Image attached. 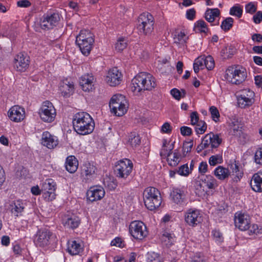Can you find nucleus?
<instances>
[{
    "label": "nucleus",
    "instance_id": "nucleus-1",
    "mask_svg": "<svg viewBox=\"0 0 262 262\" xmlns=\"http://www.w3.org/2000/svg\"><path fill=\"white\" fill-rule=\"evenodd\" d=\"M157 85L155 77L146 72L138 74L132 80L131 91L138 95L142 91H151Z\"/></svg>",
    "mask_w": 262,
    "mask_h": 262
},
{
    "label": "nucleus",
    "instance_id": "nucleus-2",
    "mask_svg": "<svg viewBox=\"0 0 262 262\" xmlns=\"http://www.w3.org/2000/svg\"><path fill=\"white\" fill-rule=\"evenodd\" d=\"M74 129L78 134L85 135L93 132L95 123L91 116L86 112L76 113L73 119Z\"/></svg>",
    "mask_w": 262,
    "mask_h": 262
},
{
    "label": "nucleus",
    "instance_id": "nucleus-3",
    "mask_svg": "<svg viewBox=\"0 0 262 262\" xmlns=\"http://www.w3.org/2000/svg\"><path fill=\"white\" fill-rule=\"evenodd\" d=\"M218 185L217 180L212 176L206 175L201 179L196 185L195 193L200 197L206 198L210 194V191L215 190Z\"/></svg>",
    "mask_w": 262,
    "mask_h": 262
},
{
    "label": "nucleus",
    "instance_id": "nucleus-4",
    "mask_svg": "<svg viewBox=\"0 0 262 262\" xmlns=\"http://www.w3.org/2000/svg\"><path fill=\"white\" fill-rule=\"evenodd\" d=\"M94 40V35L91 31L82 30L76 36V42L82 54L88 56L93 49Z\"/></svg>",
    "mask_w": 262,
    "mask_h": 262
},
{
    "label": "nucleus",
    "instance_id": "nucleus-5",
    "mask_svg": "<svg viewBox=\"0 0 262 262\" xmlns=\"http://www.w3.org/2000/svg\"><path fill=\"white\" fill-rule=\"evenodd\" d=\"M144 203L146 208L150 210H155L162 203L160 191L156 188L149 187L143 192Z\"/></svg>",
    "mask_w": 262,
    "mask_h": 262
},
{
    "label": "nucleus",
    "instance_id": "nucleus-6",
    "mask_svg": "<svg viewBox=\"0 0 262 262\" xmlns=\"http://www.w3.org/2000/svg\"><path fill=\"white\" fill-rule=\"evenodd\" d=\"M246 77V69L240 66L229 67L225 72V78L233 84H239L244 81Z\"/></svg>",
    "mask_w": 262,
    "mask_h": 262
},
{
    "label": "nucleus",
    "instance_id": "nucleus-7",
    "mask_svg": "<svg viewBox=\"0 0 262 262\" xmlns=\"http://www.w3.org/2000/svg\"><path fill=\"white\" fill-rule=\"evenodd\" d=\"M111 112L117 116H122L127 111L128 104L125 97L121 94L113 96L110 101Z\"/></svg>",
    "mask_w": 262,
    "mask_h": 262
},
{
    "label": "nucleus",
    "instance_id": "nucleus-8",
    "mask_svg": "<svg viewBox=\"0 0 262 262\" xmlns=\"http://www.w3.org/2000/svg\"><path fill=\"white\" fill-rule=\"evenodd\" d=\"M155 19L149 13H143L138 18L137 29L142 35L148 36L154 31Z\"/></svg>",
    "mask_w": 262,
    "mask_h": 262
},
{
    "label": "nucleus",
    "instance_id": "nucleus-9",
    "mask_svg": "<svg viewBox=\"0 0 262 262\" xmlns=\"http://www.w3.org/2000/svg\"><path fill=\"white\" fill-rule=\"evenodd\" d=\"M41 120L47 123L53 122L56 116V111L53 104L49 101H44L38 112Z\"/></svg>",
    "mask_w": 262,
    "mask_h": 262
},
{
    "label": "nucleus",
    "instance_id": "nucleus-10",
    "mask_svg": "<svg viewBox=\"0 0 262 262\" xmlns=\"http://www.w3.org/2000/svg\"><path fill=\"white\" fill-rule=\"evenodd\" d=\"M222 139L217 134L210 133L206 134L202 140L201 143L198 146L196 151L198 153L205 148L211 147L217 148L222 143Z\"/></svg>",
    "mask_w": 262,
    "mask_h": 262
},
{
    "label": "nucleus",
    "instance_id": "nucleus-11",
    "mask_svg": "<svg viewBox=\"0 0 262 262\" xmlns=\"http://www.w3.org/2000/svg\"><path fill=\"white\" fill-rule=\"evenodd\" d=\"M54 236L48 229L42 228L38 230L34 236V243L39 247H45L51 244Z\"/></svg>",
    "mask_w": 262,
    "mask_h": 262
},
{
    "label": "nucleus",
    "instance_id": "nucleus-12",
    "mask_svg": "<svg viewBox=\"0 0 262 262\" xmlns=\"http://www.w3.org/2000/svg\"><path fill=\"white\" fill-rule=\"evenodd\" d=\"M129 230L132 236L139 240L144 239L148 234L146 226L141 221L132 222L129 225Z\"/></svg>",
    "mask_w": 262,
    "mask_h": 262
},
{
    "label": "nucleus",
    "instance_id": "nucleus-13",
    "mask_svg": "<svg viewBox=\"0 0 262 262\" xmlns=\"http://www.w3.org/2000/svg\"><path fill=\"white\" fill-rule=\"evenodd\" d=\"M56 183L52 179H48L41 185V192L43 199L47 201H52L56 198Z\"/></svg>",
    "mask_w": 262,
    "mask_h": 262
},
{
    "label": "nucleus",
    "instance_id": "nucleus-14",
    "mask_svg": "<svg viewBox=\"0 0 262 262\" xmlns=\"http://www.w3.org/2000/svg\"><path fill=\"white\" fill-rule=\"evenodd\" d=\"M133 168L132 162L128 159H124L117 162L116 165L115 172L118 177L126 179L132 172Z\"/></svg>",
    "mask_w": 262,
    "mask_h": 262
},
{
    "label": "nucleus",
    "instance_id": "nucleus-15",
    "mask_svg": "<svg viewBox=\"0 0 262 262\" xmlns=\"http://www.w3.org/2000/svg\"><path fill=\"white\" fill-rule=\"evenodd\" d=\"M184 219L188 225L195 227L202 222L203 217L199 210L190 208L185 212Z\"/></svg>",
    "mask_w": 262,
    "mask_h": 262
},
{
    "label": "nucleus",
    "instance_id": "nucleus-16",
    "mask_svg": "<svg viewBox=\"0 0 262 262\" xmlns=\"http://www.w3.org/2000/svg\"><path fill=\"white\" fill-rule=\"evenodd\" d=\"M254 93L249 89L241 90L237 96V102L241 107L251 105L254 102Z\"/></svg>",
    "mask_w": 262,
    "mask_h": 262
},
{
    "label": "nucleus",
    "instance_id": "nucleus-17",
    "mask_svg": "<svg viewBox=\"0 0 262 262\" xmlns=\"http://www.w3.org/2000/svg\"><path fill=\"white\" fill-rule=\"evenodd\" d=\"M122 80V74L117 68L108 70L105 77V81L111 86L118 85Z\"/></svg>",
    "mask_w": 262,
    "mask_h": 262
},
{
    "label": "nucleus",
    "instance_id": "nucleus-18",
    "mask_svg": "<svg viewBox=\"0 0 262 262\" xmlns=\"http://www.w3.org/2000/svg\"><path fill=\"white\" fill-rule=\"evenodd\" d=\"M251 223L250 216L242 212H237L234 215V224L236 228L241 231H247Z\"/></svg>",
    "mask_w": 262,
    "mask_h": 262
},
{
    "label": "nucleus",
    "instance_id": "nucleus-19",
    "mask_svg": "<svg viewBox=\"0 0 262 262\" xmlns=\"http://www.w3.org/2000/svg\"><path fill=\"white\" fill-rule=\"evenodd\" d=\"M8 117L14 122H20L25 118V108L19 105L12 106L8 111Z\"/></svg>",
    "mask_w": 262,
    "mask_h": 262
},
{
    "label": "nucleus",
    "instance_id": "nucleus-20",
    "mask_svg": "<svg viewBox=\"0 0 262 262\" xmlns=\"http://www.w3.org/2000/svg\"><path fill=\"white\" fill-rule=\"evenodd\" d=\"M30 58L22 53L18 54L14 58V68L18 72H25L28 68L30 63Z\"/></svg>",
    "mask_w": 262,
    "mask_h": 262
},
{
    "label": "nucleus",
    "instance_id": "nucleus-21",
    "mask_svg": "<svg viewBox=\"0 0 262 262\" xmlns=\"http://www.w3.org/2000/svg\"><path fill=\"white\" fill-rule=\"evenodd\" d=\"M95 78L92 74H86L82 75L79 81V84L84 92L92 91L94 89Z\"/></svg>",
    "mask_w": 262,
    "mask_h": 262
},
{
    "label": "nucleus",
    "instance_id": "nucleus-22",
    "mask_svg": "<svg viewBox=\"0 0 262 262\" xmlns=\"http://www.w3.org/2000/svg\"><path fill=\"white\" fill-rule=\"evenodd\" d=\"M41 144L49 149H54L58 145L59 141L56 136L46 131L42 134Z\"/></svg>",
    "mask_w": 262,
    "mask_h": 262
},
{
    "label": "nucleus",
    "instance_id": "nucleus-23",
    "mask_svg": "<svg viewBox=\"0 0 262 262\" xmlns=\"http://www.w3.org/2000/svg\"><path fill=\"white\" fill-rule=\"evenodd\" d=\"M105 195V191L101 186L91 187L87 191L88 199L91 202L101 200Z\"/></svg>",
    "mask_w": 262,
    "mask_h": 262
},
{
    "label": "nucleus",
    "instance_id": "nucleus-24",
    "mask_svg": "<svg viewBox=\"0 0 262 262\" xmlns=\"http://www.w3.org/2000/svg\"><path fill=\"white\" fill-rule=\"evenodd\" d=\"M97 172V168L93 164L89 162L85 163L81 168V176L86 182L91 180L95 177Z\"/></svg>",
    "mask_w": 262,
    "mask_h": 262
},
{
    "label": "nucleus",
    "instance_id": "nucleus-25",
    "mask_svg": "<svg viewBox=\"0 0 262 262\" xmlns=\"http://www.w3.org/2000/svg\"><path fill=\"white\" fill-rule=\"evenodd\" d=\"M59 91L64 97H69L73 95L75 91V85L73 81L70 79H65L60 83Z\"/></svg>",
    "mask_w": 262,
    "mask_h": 262
},
{
    "label": "nucleus",
    "instance_id": "nucleus-26",
    "mask_svg": "<svg viewBox=\"0 0 262 262\" xmlns=\"http://www.w3.org/2000/svg\"><path fill=\"white\" fill-rule=\"evenodd\" d=\"M186 193V188L184 186L173 188L170 193V196L174 203L181 205L184 202Z\"/></svg>",
    "mask_w": 262,
    "mask_h": 262
},
{
    "label": "nucleus",
    "instance_id": "nucleus-27",
    "mask_svg": "<svg viewBox=\"0 0 262 262\" xmlns=\"http://www.w3.org/2000/svg\"><path fill=\"white\" fill-rule=\"evenodd\" d=\"M26 206V203L23 200H17L13 201L9 208L12 215L15 218L22 216Z\"/></svg>",
    "mask_w": 262,
    "mask_h": 262
},
{
    "label": "nucleus",
    "instance_id": "nucleus-28",
    "mask_svg": "<svg viewBox=\"0 0 262 262\" xmlns=\"http://www.w3.org/2000/svg\"><path fill=\"white\" fill-rule=\"evenodd\" d=\"M59 20V15L58 13H53L50 15L45 16L41 21V26L45 29H51L56 26Z\"/></svg>",
    "mask_w": 262,
    "mask_h": 262
},
{
    "label": "nucleus",
    "instance_id": "nucleus-29",
    "mask_svg": "<svg viewBox=\"0 0 262 262\" xmlns=\"http://www.w3.org/2000/svg\"><path fill=\"white\" fill-rule=\"evenodd\" d=\"M221 15V11L218 8H207L205 13L206 20L211 23L215 22L213 25L219 24V18Z\"/></svg>",
    "mask_w": 262,
    "mask_h": 262
},
{
    "label": "nucleus",
    "instance_id": "nucleus-30",
    "mask_svg": "<svg viewBox=\"0 0 262 262\" xmlns=\"http://www.w3.org/2000/svg\"><path fill=\"white\" fill-rule=\"evenodd\" d=\"M80 223L79 218L74 214H66L62 218V224L65 227L75 229Z\"/></svg>",
    "mask_w": 262,
    "mask_h": 262
},
{
    "label": "nucleus",
    "instance_id": "nucleus-31",
    "mask_svg": "<svg viewBox=\"0 0 262 262\" xmlns=\"http://www.w3.org/2000/svg\"><path fill=\"white\" fill-rule=\"evenodd\" d=\"M230 168L232 170L233 182L235 183L239 182L244 176V171L242 168L239 167L238 162L234 161L230 164Z\"/></svg>",
    "mask_w": 262,
    "mask_h": 262
},
{
    "label": "nucleus",
    "instance_id": "nucleus-32",
    "mask_svg": "<svg viewBox=\"0 0 262 262\" xmlns=\"http://www.w3.org/2000/svg\"><path fill=\"white\" fill-rule=\"evenodd\" d=\"M250 184L254 191L262 192V170L252 176Z\"/></svg>",
    "mask_w": 262,
    "mask_h": 262
},
{
    "label": "nucleus",
    "instance_id": "nucleus-33",
    "mask_svg": "<svg viewBox=\"0 0 262 262\" xmlns=\"http://www.w3.org/2000/svg\"><path fill=\"white\" fill-rule=\"evenodd\" d=\"M160 238L163 245L167 247L171 246L176 241L174 234L166 231L163 232Z\"/></svg>",
    "mask_w": 262,
    "mask_h": 262
},
{
    "label": "nucleus",
    "instance_id": "nucleus-34",
    "mask_svg": "<svg viewBox=\"0 0 262 262\" xmlns=\"http://www.w3.org/2000/svg\"><path fill=\"white\" fill-rule=\"evenodd\" d=\"M68 252L72 255H78L83 251V247L80 243L76 241L69 242Z\"/></svg>",
    "mask_w": 262,
    "mask_h": 262
},
{
    "label": "nucleus",
    "instance_id": "nucleus-35",
    "mask_svg": "<svg viewBox=\"0 0 262 262\" xmlns=\"http://www.w3.org/2000/svg\"><path fill=\"white\" fill-rule=\"evenodd\" d=\"M65 165L69 172L74 173L78 169V161L75 156H70L67 158Z\"/></svg>",
    "mask_w": 262,
    "mask_h": 262
},
{
    "label": "nucleus",
    "instance_id": "nucleus-36",
    "mask_svg": "<svg viewBox=\"0 0 262 262\" xmlns=\"http://www.w3.org/2000/svg\"><path fill=\"white\" fill-rule=\"evenodd\" d=\"M213 174L218 180L224 181L228 178L230 174V172L228 168L222 166H218L214 170Z\"/></svg>",
    "mask_w": 262,
    "mask_h": 262
},
{
    "label": "nucleus",
    "instance_id": "nucleus-37",
    "mask_svg": "<svg viewBox=\"0 0 262 262\" xmlns=\"http://www.w3.org/2000/svg\"><path fill=\"white\" fill-rule=\"evenodd\" d=\"M173 145L166 139L162 140V146L160 151V156L162 158H165L173 149Z\"/></svg>",
    "mask_w": 262,
    "mask_h": 262
},
{
    "label": "nucleus",
    "instance_id": "nucleus-38",
    "mask_svg": "<svg viewBox=\"0 0 262 262\" xmlns=\"http://www.w3.org/2000/svg\"><path fill=\"white\" fill-rule=\"evenodd\" d=\"M180 155L176 150L170 152L166 156L167 161L169 165L171 166H177L180 161Z\"/></svg>",
    "mask_w": 262,
    "mask_h": 262
},
{
    "label": "nucleus",
    "instance_id": "nucleus-39",
    "mask_svg": "<svg viewBox=\"0 0 262 262\" xmlns=\"http://www.w3.org/2000/svg\"><path fill=\"white\" fill-rule=\"evenodd\" d=\"M188 37L186 34L182 31L176 33L173 38L174 42L177 44L184 45L185 44Z\"/></svg>",
    "mask_w": 262,
    "mask_h": 262
},
{
    "label": "nucleus",
    "instance_id": "nucleus-40",
    "mask_svg": "<svg viewBox=\"0 0 262 262\" xmlns=\"http://www.w3.org/2000/svg\"><path fill=\"white\" fill-rule=\"evenodd\" d=\"M141 139L139 135L132 133L128 137V143L133 147H135L140 144Z\"/></svg>",
    "mask_w": 262,
    "mask_h": 262
},
{
    "label": "nucleus",
    "instance_id": "nucleus-41",
    "mask_svg": "<svg viewBox=\"0 0 262 262\" xmlns=\"http://www.w3.org/2000/svg\"><path fill=\"white\" fill-rule=\"evenodd\" d=\"M247 230L250 235H258L262 234V228L256 224H251L250 223Z\"/></svg>",
    "mask_w": 262,
    "mask_h": 262
},
{
    "label": "nucleus",
    "instance_id": "nucleus-42",
    "mask_svg": "<svg viewBox=\"0 0 262 262\" xmlns=\"http://www.w3.org/2000/svg\"><path fill=\"white\" fill-rule=\"evenodd\" d=\"M235 52V49L231 47H226L222 50L221 55L224 59L231 58Z\"/></svg>",
    "mask_w": 262,
    "mask_h": 262
},
{
    "label": "nucleus",
    "instance_id": "nucleus-43",
    "mask_svg": "<svg viewBox=\"0 0 262 262\" xmlns=\"http://www.w3.org/2000/svg\"><path fill=\"white\" fill-rule=\"evenodd\" d=\"M195 31L206 33L208 31L206 23L203 20H199L194 24Z\"/></svg>",
    "mask_w": 262,
    "mask_h": 262
},
{
    "label": "nucleus",
    "instance_id": "nucleus-44",
    "mask_svg": "<svg viewBox=\"0 0 262 262\" xmlns=\"http://www.w3.org/2000/svg\"><path fill=\"white\" fill-rule=\"evenodd\" d=\"M233 19L231 17H227L224 19L221 25L222 30L226 32L229 31L233 26Z\"/></svg>",
    "mask_w": 262,
    "mask_h": 262
},
{
    "label": "nucleus",
    "instance_id": "nucleus-45",
    "mask_svg": "<svg viewBox=\"0 0 262 262\" xmlns=\"http://www.w3.org/2000/svg\"><path fill=\"white\" fill-rule=\"evenodd\" d=\"M223 157L222 155L218 154L211 156L209 159V164L210 166H215L218 164H221L223 162Z\"/></svg>",
    "mask_w": 262,
    "mask_h": 262
},
{
    "label": "nucleus",
    "instance_id": "nucleus-46",
    "mask_svg": "<svg viewBox=\"0 0 262 262\" xmlns=\"http://www.w3.org/2000/svg\"><path fill=\"white\" fill-rule=\"evenodd\" d=\"M194 126H195L194 128L197 134H204L207 129L206 123L202 120H200L199 123L195 124Z\"/></svg>",
    "mask_w": 262,
    "mask_h": 262
},
{
    "label": "nucleus",
    "instance_id": "nucleus-47",
    "mask_svg": "<svg viewBox=\"0 0 262 262\" xmlns=\"http://www.w3.org/2000/svg\"><path fill=\"white\" fill-rule=\"evenodd\" d=\"M127 46V42L126 40L123 38H120L115 44V49L118 52H121L126 48Z\"/></svg>",
    "mask_w": 262,
    "mask_h": 262
},
{
    "label": "nucleus",
    "instance_id": "nucleus-48",
    "mask_svg": "<svg viewBox=\"0 0 262 262\" xmlns=\"http://www.w3.org/2000/svg\"><path fill=\"white\" fill-rule=\"evenodd\" d=\"M241 128L237 121L233 122L231 124L230 132L234 136H239L242 133Z\"/></svg>",
    "mask_w": 262,
    "mask_h": 262
},
{
    "label": "nucleus",
    "instance_id": "nucleus-49",
    "mask_svg": "<svg viewBox=\"0 0 262 262\" xmlns=\"http://www.w3.org/2000/svg\"><path fill=\"white\" fill-rule=\"evenodd\" d=\"M243 13V9L239 5H236L231 8L230 10V14L236 16L238 18L241 17Z\"/></svg>",
    "mask_w": 262,
    "mask_h": 262
},
{
    "label": "nucleus",
    "instance_id": "nucleus-50",
    "mask_svg": "<svg viewBox=\"0 0 262 262\" xmlns=\"http://www.w3.org/2000/svg\"><path fill=\"white\" fill-rule=\"evenodd\" d=\"M147 262H163V259L159 254L152 252L148 253Z\"/></svg>",
    "mask_w": 262,
    "mask_h": 262
},
{
    "label": "nucleus",
    "instance_id": "nucleus-51",
    "mask_svg": "<svg viewBox=\"0 0 262 262\" xmlns=\"http://www.w3.org/2000/svg\"><path fill=\"white\" fill-rule=\"evenodd\" d=\"M204 62H205V67H206L208 70H211L214 67V61L212 56H204Z\"/></svg>",
    "mask_w": 262,
    "mask_h": 262
},
{
    "label": "nucleus",
    "instance_id": "nucleus-52",
    "mask_svg": "<svg viewBox=\"0 0 262 262\" xmlns=\"http://www.w3.org/2000/svg\"><path fill=\"white\" fill-rule=\"evenodd\" d=\"M190 172L191 169L189 168L187 164L180 166L177 171L179 174L185 177L188 176Z\"/></svg>",
    "mask_w": 262,
    "mask_h": 262
},
{
    "label": "nucleus",
    "instance_id": "nucleus-53",
    "mask_svg": "<svg viewBox=\"0 0 262 262\" xmlns=\"http://www.w3.org/2000/svg\"><path fill=\"white\" fill-rule=\"evenodd\" d=\"M209 111L213 120L216 122L219 121L220 115L217 108L214 106H212L210 107Z\"/></svg>",
    "mask_w": 262,
    "mask_h": 262
},
{
    "label": "nucleus",
    "instance_id": "nucleus-54",
    "mask_svg": "<svg viewBox=\"0 0 262 262\" xmlns=\"http://www.w3.org/2000/svg\"><path fill=\"white\" fill-rule=\"evenodd\" d=\"M254 161L257 164L262 165V147L257 148L255 152Z\"/></svg>",
    "mask_w": 262,
    "mask_h": 262
},
{
    "label": "nucleus",
    "instance_id": "nucleus-55",
    "mask_svg": "<svg viewBox=\"0 0 262 262\" xmlns=\"http://www.w3.org/2000/svg\"><path fill=\"white\" fill-rule=\"evenodd\" d=\"M193 140H190L187 141H185L183 143V150L184 153H188L190 152L193 147Z\"/></svg>",
    "mask_w": 262,
    "mask_h": 262
},
{
    "label": "nucleus",
    "instance_id": "nucleus-56",
    "mask_svg": "<svg viewBox=\"0 0 262 262\" xmlns=\"http://www.w3.org/2000/svg\"><path fill=\"white\" fill-rule=\"evenodd\" d=\"M256 6L252 2L248 3L245 6V11L247 13L253 14L256 12Z\"/></svg>",
    "mask_w": 262,
    "mask_h": 262
},
{
    "label": "nucleus",
    "instance_id": "nucleus-57",
    "mask_svg": "<svg viewBox=\"0 0 262 262\" xmlns=\"http://www.w3.org/2000/svg\"><path fill=\"white\" fill-rule=\"evenodd\" d=\"M205 257L200 253H195L191 258V262H205Z\"/></svg>",
    "mask_w": 262,
    "mask_h": 262
},
{
    "label": "nucleus",
    "instance_id": "nucleus-58",
    "mask_svg": "<svg viewBox=\"0 0 262 262\" xmlns=\"http://www.w3.org/2000/svg\"><path fill=\"white\" fill-rule=\"evenodd\" d=\"M191 124L194 125L200 121L199 120V114L196 112H193L191 113L190 116Z\"/></svg>",
    "mask_w": 262,
    "mask_h": 262
},
{
    "label": "nucleus",
    "instance_id": "nucleus-59",
    "mask_svg": "<svg viewBox=\"0 0 262 262\" xmlns=\"http://www.w3.org/2000/svg\"><path fill=\"white\" fill-rule=\"evenodd\" d=\"M204 62V56H200L195 60L194 64L200 67L201 69H203L205 65Z\"/></svg>",
    "mask_w": 262,
    "mask_h": 262
},
{
    "label": "nucleus",
    "instance_id": "nucleus-60",
    "mask_svg": "<svg viewBox=\"0 0 262 262\" xmlns=\"http://www.w3.org/2000/svg\"><path fill=\"white\" fill-rule=\"evenodd\" d=\"M181 133L183 136H189L192 134V129L188 126H182L180 128Z\"/></svg>",
    "mask_w": 262,
    "mask_h": 262
},
{
    "label": "nucleus",
    "instance_id": "nucleus-61",
    "mask_svg": "<svg viewBox=\"0 0 262 262\" xmlns=\"http://www.w3.org/2000/svg\"><path fill=\"white\" fill-rule=\"evenodd\" d=\"M172 127L170 124L168 122H165L161 127V131L163 133L169 134L171 132Z\"/></svg>",
    "mask_w": 262,
    "mask_h": 262
},
{
    "label": "nucleus",
    "instance_id": "nucleus-62",
    "mask_svg": "<svg viewBox=\"0 0 262 262\" xmlns=\"http://www.w3.org/2000/svg\"><path fill=\"white\" fill-rule=\"evenodd\" d=\"M31 3L28 0H20L17 2V6L20 8H28L31 6Z\"/></svg>",
    "mask_w": 262,
    "mask_h": 262
},
{
    "label": "nucleus",
    "instance_id": "nucleus-63",
    "mask_svg": "<svg viewBox=\"0 0 262 262\" xmlns=\"http://www.w3.org/2000/svg\"><path fill=\"white\" fill-rule=\"evenodd\" d=\"M253 21L256 24H260L262 21V12L258 11L253 16Z\"/></svg>",
    "mask_w": 262,
    "mask_h": 262
},
{
    "label": "nucleus",
    "instance_id": "nucleus-64",
    "mask_svg": "<svg viewBox=\"0 0 262 262\" xmlns=\"http://www.w3.org/2000/svg\"><path fill=\"white\" fill-rule=\"evenodd\" d=\"M208 165L206 162H202L200 163L199 167V171L200 173L204 174L207 171Z\"/></svg>",
    "mask_w": 262,
    "mask_h": 262
}]
</instances>
